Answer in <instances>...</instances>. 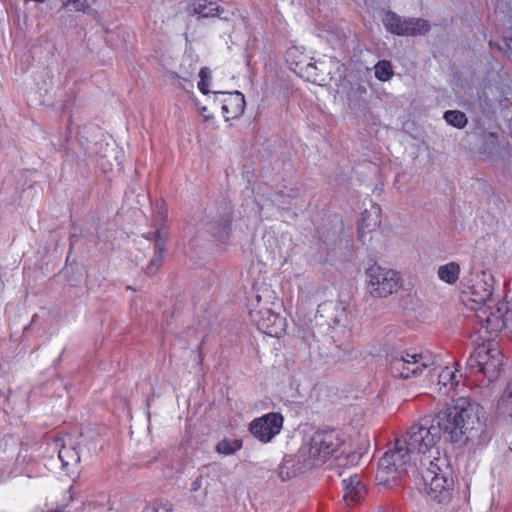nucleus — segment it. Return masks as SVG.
<instances>
[{
	"label": "nucleus",
	"instance_id": "ddd939ff",
	"mask_svg": "<svg viewBox=\"0 0 512 512\" xmlns=\"http://www.w3.org/2000/svg\"><path fill=\"white\" fill-rule=\"evenodd\" d=\"M381 223V208L379 205L370 201V209H365L361 215L358 233L360 238H364L366 232L376 229Z\"/></svg>",
	"mask_w": 512,
	"mask_h": 512
},
{
	"label": "nucleus",
	"instance_id": "4c0bfd02",
	"mask_svg": "<svg viewBox=\"0 0 512 512\" xmlns=\"http://www.w3.org/2000/svg\"><path fill=\"white\" fill-rule=\"evenodd\" d=\"M162 214V219H165L166 218V215H164V213L160 212Z\"/></svg>",
	"mask_w": 512,
	"mask_h": 512
},
{
	"label": "nucleus",
	"instance_id": "2eb2a0df",
	"mask_svg": "<svg viewBox=\"0 0 512 512\" xmlns=\"http://www.w3.org/2000/svg\"><path fill=\"white\" fill-rule=\"evenodd\" d=\"M492 349L486 345H480L474 349L470 357L467 360V368L472 372L480 370L484 367L485 362H488L492 355Z\"/></svg>",
	"mask_w": 512,
	"mask_h": 512
},
{
	"label": "nucleus",
	"instance_id": "393cba45",
	"mask_svg": "<svg viewBox=\"0 0 512 512\" xmlns=\"http://www.w3.org/2000/svg\"><path fill=\"white\" fill-rule=\"evenodd\" d=\"M374 69L375 77L380 81H388L393 76L392 66L389 61H379Z\"/></svg>",
	"mask_w": 512,
	"mask_h": 512
},
{
	"label": "nucleus",
	"instance_id": "473e14b6",
	"mask_svg": "<svg viewBox=\"0 0 512 512\" xmlns=\"http://www.w3.org/2000/svg\"><path fill=\"white\" fill-rule=\"evenodd\" d=\"M202 487V477L199 476L197 477L193 482H192V485H191V490L196 492L198 490H200Z\"/></svg>",
	"mask_w": 512,
	"mask_h": 512
},
{
	"label": "nucleus",
	"instance_id": "1a4fd4ad",
	"mask_svg": "<svg viewBox=\"0 0 512 512\" xmlns=\"http://www.w3.org/2000/svg\"><path fill=\"white\" fill-rule=\"evenodd\" d=\"M284 418L280 413L270 412L254 419L249 426L250 433L262 443L270 442L283 427Z\"/></svg>",
	"mask_w": 512,
	"mask_h": 512
},
{
	"label": "nucleus",
	"instance_id": "a211bd4d",
	"mask_svg": "<svg viewBox=\"0 0 512 512\" xmlns=\"http://www.w3.org/2000/svg\"><path fill=\"white\" fill-rule=\"evenodd\" d=\"M193 12L201 18L221 16L223 9L220 8L215 2H208L206 0L199 1L193 5Z\"/></svg>",
	"mask_w": 512,
	"mask_h": 512
},
{
	"label": "nucleus",
	"instance_id": "9b49d317",
	"mask_svg": "<svg viewBox=\"0 0 512 512\" xmlns=\"http://www.w3.org/2000/svg\"><path fill=\"white\" fill-rule=\"evenodd\" d=\"M317 314L320 317L327 318L326 322L330 327L345 326L348 313L346 308L340 302L326 301L318 306Z\"/></svg>",
	"mask_w": 512,
	"mask_h": 512
},
{
	"label": "nucleus",
	"instance_id": "f3484780",
	"mask_svg": "<svg viewBox=\"0 0 512 512\" xmlns=\"http://www.w3.org/2000/svg\"><path fill=\"white\" fill-rule=\"evenodd\" d=\"M460 271V265L457 262L452 261L440 265L437 270V276L440 281L449 285H453L458 281Z\"/></svg>",
	"mask_w": 512,
	"mask_h": 512
},
{
	"label": "nucleus",
	"instance_id": "4be33fe9",
	"mask_svg": "<svg viewBox=\"0 0 512 512\" xmlns=\"http://www.w3.org/2000/svg\"><path fill=\"white\" fill-rule=\"evenodd\" d=\"M443 118L449 125L458 129L464 128L468 122L465 113L459 110H448L444 113Z\"/></svg>",
	"mask_w": 512,
	"mask_h": 512
},
{
	"label": "nucleus",
	"instance_id": "7ed1b4c3",
	"mask_svg": "<svg viewBox=\"0 0 512 512\" xmlns=\"http://www.w3.org/2000/svg\"><path fill=\"white\" fill-rule=\"evenodd\" d=\"M344 443L340 431L336 429L318 430L304 439L298 454L297 463L286 460L281 467L280 476L290 478L297 473L324 464Z\"/></svg>",
	"mask_w": 512,
	"mask_h": 512
},
{
	"label": "nucleus",
	"instance_id": "a878e982",
	"mask_svg": "<svg viewBox=\"0 0 512 512\" xmlns=\"http://www.w3.org/2000/svg\"><path fill=\"white\" fill-rule=\"evenodd\" d=\"M489 44L504 55L510 57L512 55V31L511 35H504L500 41L494 42L493 40H490Z\"/></svg>",
	"mask_w": 512,
	"mask_h": 512
},
{
	"label": "nucleus",
	"instance_id": "e433bc0d",
	"mask_svg": "<svg viewBox=\"0 0 512 512\" xmlns=\"http://www.w3.org/2000/svg\"><path fill=\"white\" fill-rule=\"evenodd\" d=\"M263 210H264V207H260V209H259V213H260V215H262Z\"/></svg>",
	"mask_w": 512,
	"mask_h": 512
},
{
	"label": "nucleus",
	"instance_id": "f8f14e48",
	"mask_svg": "<svg viewBox=\"0 0 512 512\" xmlns=\"http://www.w3.org/2000/svg\"><path fill=\"white\" fill-rule=\"evenodd\" d=\"M343 499L348 505L360 502L366 495V487L357 474L342 479Z\"/></svg>",
	"mask_w": 512,
	"mask_h": 512
},
{
	"label": "nucleus",
	"instance_id": "c756f323",
	"mask_svg": "<svg viewBox=\"0 0 512 512\" xmlns=\"http://www.w3.org/2000/svg\"><path fill=\"white\" fill-rule=\"evenodd\" d=\"M292 196L290 194H284L283 192H277L274 194L272 204L276 205L280 209H287L290 205Z\"/></svg>",
	"mask_w": 512,
	"mask_h": 512
},
{
	"label": "nucleus",
	"instance_id": "c85d7f7f",
	"mask_svg": "<svg viewBox=\"0 0 512 512\" xmlns=\"http://www.w3.org/2000/svg\"><path fill=\"white\" fill-rule=\"evenodd\" d=\"M231 230V221L225 218L219 224V229L215 232V236L223 243L228 240L229 232Z\"/></svg>",
	"mask_w": 512,
	"mask_h": 512
},
{
	"label": "nucleus",
	"instance_id": "20e7f679",
	"mask_svg": "<svg viewBox=\"0 0 512 512\" xmlns=\"http://www.w3.org/2000/svg\"><path fill=\"white\" fill-rule=\"evenodd\" d=\"M255 291L256 305L252 302V308L249 311L252 321L263 333L279 338L285 331L286 320L274 309V307H279V304L275 302L274 291L268 287H264L262 290L255 288Z\"/></svg>",
	"mask_w": 512,
	"mask_h": 512
},
{
	"label": "nucleus",
	"instance_id": "9d476101",
	"mask_svg": "<svg viewBox=\"0 0 512 512\" xmlns=\"http://www.w3.org/2000/svg\"><path fill=\"white\" fill-rule=\"evenodd\" d=\"M224 96L222 102V114L226 121L239 118L245 110V97L239 91L214 92Z\"/></svg>",
	"mask_w": 512,
	"mask_h": 512
},
{
	"label": "nucleus",
	"instance_id": "6ab92c4d",
	"mask_svg": "<svg viewBox=\"0 0 512 512\" xmlns=\"http://www.w3.org/2000/svg\"><path fill=\"white\" fill-rule=\"evenodd\" d=\"M58 458L62 463L63 467L76 465L80 461L79 452L74 446H67L63 444L58 451Z\"/></svg>",
	"mask_w": 512,
	"mask_h": 512
},
{
	"label": "nucleus",
	"instance_id": "f704fd0d",
	"mask_svg": "<svg viewBox=\"0 0 512 512\" xmlns=\"http://www.w3.org/2000/svg\"><path fill=\"white\" fill-rule=\"evenodd\" d=\"M155 232L153 234H151V238H149V236H146V239H151L155 242V236H154Z\"/></svg>",
	"mask_w": 512,
	"mask_h": 512
},
{
	"label": "nucleus",
	"instance_id": "aec40b11",
	"mask_svg": "<svg viewBox=\"0 0 512 512\" xmlns=\"http://www.w3.org/2000/svg\"><path fill=\"white\" fill-rule=\"evenodd\" d=\"M458 370L452 369L450 367H445L441 370L438 375V384L447 388L448 390H453L458 385Z\"/></svg>",
	"mask_w": 512,
	"mask_h": 512
},
{
	"label": "nucleus",
	"instance_id": "39448f33",
	"mask_svg": "<svg viewBox=\"0 0 512 512\" xmlns=\"http://www.w3.org/2000/svg\"><path fill=\"white\" fill-rule=\"evenodd\" d=\"M401 451L394 445V448L386 451L380 458L375 475L377 485L384 488L391 487L405 473L420 475L419 469Z\"/></svg>",
	"mask_w": 512,
	"mask_h": 512
},
{
	"label": "nucleus",
	"instance_id": "412c9836",
	"mask_svg": "<svg viewBox=\"0 0 512 512\" xmlns=\"http://www.w3.org/2000/svg\"><path fill=\"white\" fill-rule=\"evenodd\" d=\"M19 474L20 471H18L17 463L15 461L0 458V483L11 477H16Z\"/></svg>",
	"mask_w": 512,
	"mask_h": 512
},
{
	"label": "nucleus",
	"instance_id": "6e6552de",
	"mask_svg": "<svg viewBox=\"0 0 512 512\" xmlns=\"http://www.w3.org/2000/svg\"><path fill=\"white\" fill-rule=\"evenodd\" d=\"M385 28L396 35L415 36L426 33L429 24L423 19H402L393 12H387L383 18Z\"/></svg>",
	"mask_w": 512,
	"mask_h": 512
},
{
	"label": "nucleus",
	"instance_id": "2f4dec72",
	"mask_svg": "<svg viewBox=\"0 0 512 512\" xmlns=\"http://www.w3.org/2000/svg\"><path fill=\"white\" fill-rule=\"evenodd\" d=\"M198 113L205 121H208L210 119H213L212 114L209 113L207 107L202 106L198 108Z\"/></svg>",
	"mask_w": 512,
	"mask_h": 512
},
{
	"label": "nucleus",
	"instance_id": "f257e3e1",
	"mask_svg": "<svg viewBox=\"0 0 512 512\" xmlns=\"http://www.w3.org/2000/svg\"><path fill=\"white\" fill-rule=\"evenodd\" d=\"M441 434L437 417L425 416L395 441L396 448L419 469L426 493L439 503L449 498L453 485L447 459L440 457L437 447Z\"/></svg>",
	"mask_w": 512,
	"mask_h": 512
},
{
	"label": "nucleus",
	"instance_id": "7c9ffc66",
	"mask_svg": "<svg viewBox=\"0 0 512 512\" xmlns=\"http://www.w3.org/2000/svg\"><path fill=\"white\" fill-rule=\"evenodd\" d=\"M63 3L65 6L73 5L77 10H81L84 7L82 0H63Z\"/></svg>",
	"mask_w": 512,
	"mask_h": 512
},
{
	"label": "nucleus",
	"instance_id": "c9c22d12",
	"mask_svg": "<svg viewBox=\"0 0 512 512\" xmlns=\"http://www.w3.org/2000/svg\"><path fill=\"white\" fill-rule=\"evenodd\" d=\"M490 136L494 139H497V134L496 133H490Z\"/></svg>",
	"mask_w": 512,
	"mask_h": 512
},
{
	"label": "nucleus",
	"instance_id": "0eeeda50",
	"mask_svg": "<svg viewBox=\"0 0 512 512\" xmlns=\"http://www.w3.org/2000/svg\"><path fill=\"white\" fill-rule=\"evenodd\" d=\"M367 290L372 297L383 298L395 292L401 286L397 271L373 264L365 271Z\"/></svg>",
	"mask_w": 512,
	"mask_h": 512
},
{
	"label": "nucleus",
	"instance_id": "4468645a",
	"mask_svg": "<svg viewBox=\"0 0 512 512\" xmlns=\"http://www.w3.org/2000/svg\"><path fill=\"white\" fill-rule=\"evenodd\" d=\"M155 251L154 256L146 268V273L149 275L155 274L161 267L163 262V253L165 250L167 234L162 229L155 231Z\"/></svg>",
	"mask_w": 512,
	"mask_h": 512
},
{
	"label": "nucleus",
	"instance_id": "5701e85b",
	"mask_svg": "<svg viewBox=\"0 0 512 512\" xmlns=\"http://www.w3.org/2000/svg\"><path fill=\"white\" fill-rule=\"evenodd\" d=\"M242 448V441L239 439H223L216 445V451L223 455H232Z\"/></svg>",
	"mask_w": 512,
	"mask_h": 512
},
{
	"label": "nucleus",
	"instance_id": "b1692460",
	"mask_svg": "<svg viewBox=\"0 0 512 512\" xmlns=\"http://www.w3.org/2000/svg\"><path fill=\"white\" fill-rule=\"evenodd\" d=\"M497 406L501 413L512 416V381L507 385Z\"/></svg>",
	"mask_w": 512,
	"mask_h": 512
},
{
	"label": "nucleus",
	"instance_id": "423d86ee",
	"mask_svg": "<svg viewBox=\"0 0 512 512\" xmlns=\"http://www.w3.org/2000/svg\"><path fill=\"white\" fill-rule=\"evenodd\" d=\"M436 364V357L430 352L409 350L392 355L389 360L390 370L395 377L408 379L421 374L424 370L431 372Z\"/></svg>",
	"mask_w": 512,
	"mask_h": 512
},
{
	"label": "nucleus",
	"instance_id": "72a5a7b5",
	"mask_svg": "<svg viewBox=\"0 0 512 512\" xmlns=\"http://www.w3.org/2000/svg\"><path fill=\"white\" fill-rule=\"evenodd\" d=\"M272 235L270 232H266L263 236V239L265 242L269 243L270 242V239H271Z\"/></svg>",
	"mask_w": 512,
	"mask_h": 512
},
{
	"label": "nucleus",
	"instance_id": "cd10ccee",
	"mask_svg": "<svg viewBox=\"0 0 512 512\" xmlns=\"http://www.w3.org/2000/svg\"><path fill=\"white\" fill-rule=\"evenodd\" d=\"M143 512H173L170 502H153L145 505Z\"/></svg>",
	"mask_w": 512,
	"mask_h": 512
},
{
	"label": "nucleus",
	"instance_id": "dca6fc26",
	"mask_svg": "<svg viewBox=\"0 0 512 512\" xmlns=\"http://www.w3.org/2000/svg\"><path fill=\"white\" fill-rule=\"evenodd\" d=\"M492 355L490 360L485 362L484 367L479 372L482 373L489 382L495 381L498 378L503 363V355L497 348L492 349Z\"/></svg>",
	"mask_w": 512,
	"mask_h": 512
},
{
	"label": "nucleus",
	"instance_id": "bb28decb",
	"mask_svg": "<svg viewBox=\"0 0 512 512\" xmlns=\"http://www.w3.org/2000/svg\"><path fill=\"white\" fill-rule=\"evenodd\" d=\"M210 76H211V72L207 67H203L200 69V72H199L200 80L198 82V89L204 95H207L210 92L208 89V86L210 83Z\"/></svg>",
	"mask_w": 512,
	"mask_h": 512
},
{
	"label": "nucleus",
	"instance_id": "f03ea898",
	"mask_svg": "<svg viewBox=\"0 0 512 512\" xmlns=\"http://www.w3.org/2000/svg\"><path fill=\"white\" fill-rule=\"evenodd\" d=\"M437 419L443 436L452 443L476 449L490 440L484 410L469 398L456 399Z\"/></svg>",
	"mask_w": 512,
	"mask_h": 512
}]
</instances>
